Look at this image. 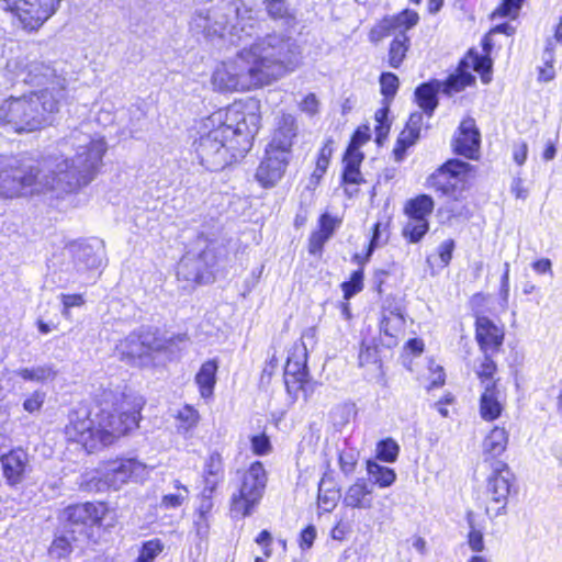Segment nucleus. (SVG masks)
Instances as JSON below:
<instances>
[{
	"label": "nucleus",
	"instance_id": "obj_1",
	"mask_svg": "<svg viewBox=\"0 0 562 562\" xmlns=\"http://www.w3.org/2000/svg\"><path fill=\"white\" fill-rule=\"evenodd\" d=\"M76 149L72 159L47 155L40 159L0 155V198L52 194L61 198L88 186L102 165L106 144L75 131L68 137Z\"/></svg>",
	"mask_w": 562,
	"mask_h": 562
},
{
	"label": "nucleus",
	"instance_id": "obj_2",
	"mask_svg": "<svg viewBox=\"0 0 562 562\" xmlns=\"http://www.w3.org/2000/svg\"><path fill=\"white\" fill-rule=\"evenodd\" d=\"M210 121L220 125L201 135L194 149L200 164L216 171L250 150L260 127L259 103L255 100L235 102L214 113Z\"/></svg>",
	"mask_w": 562,
	"mask_h": 562
},
{
	"label": "nucleus",
	"instance_id": "obj_3",
	"mask_svg": "<svg viewBox=\"0 0 562 562\" xmlns=\"http://www.w3.org/2000/svg\"><path fill=\"white\" fill-rule=\"evenodd\" d=\"M113 406V411L100 409L93 418L86 408L71 412L65 428L67 439L92 452L114 443L138 426L139 404L132 405L128 396L121 393Z\"/></svg>",
	"mask_w": 562,
	"mask_h": 562
},
{
	"label": "nucleus",
	"instance_id": "obj_4",
	"mask_svg": "<svg viewBox=\"0 0 562 562\" xmlns=\"http://www.w3.org/2000/svg\"><path fill=\"white\" fill-rule=\"evenodd\" d=\"M244 49L255 64L263 86L293 72L302 63L301 46L295 38L284 33H269Z\"/></svg>",
	"mask_w": 562,
	"mask_h": 562
},
{
	"label": "nucleus",
	"instance_id": "obj_5",
	"mask_svg": "<svg viewBox=\"0 0 562 562\" xmlns=\"http://www.w3.org/2000/svg\"><path fill=\"white\" fill-rule=\"evenodd\" d=\"M59 103L48 97V90H40L0 102V124L18 134L32 133L54 122Z\"/></svg>",
	"mask_w": 562,
	"mask_h": 562
},
{
	"label": "nucleus",
	"instance_id": "obj_6",
	"mask_svg": "<svg viewBox=\"0 0 562 562\" xmlns=\"http://www.w3.org/2000/svg\"><path fill=\"white\" fill-rule=\"evenodd\" d=\"M191 29L206 37H225L229 26V41L235 44L251 37L258 26L252 10L244 4L225 3L213 10H199L191 20Z\"/></svg>",
	"mask_w": 562,
	"mask_h": 562
},
{
	"label": "nucleus",
	"instance_id": "obj_7",
	"mask_svg": "<svg viewBox=\"0 0 562 562\" xmlns=\"http://www.w3.org/2000/svg\"><path fill=\"white\" fill-rule=\"evenodd\" d=\"M244 47L213 72L212 83L218 91H248L265 87Z\"/></svg>",
	"mask_w": 562,
	"mask_h": 562
},
{
	"label": "nucleus",
	"instance_id": "obj_8",
	"mask_svg": "<svg viewBox=\"0 0 562 562\" xmlns=\"http://www.w3.org/2000/svg\"><path fill=\"white\" fill-rule=\"evenodd\" d=\"M63 0H0V9L12 13L27 32L38 31L59 9Z\"/></svg>",
	"mask_w": 562,
	"mask_h": 562
},
{
	"label": "nucleus",
	"instance_id": "obj_9",
	"mask_svg": "<svg viewBox=\"0 0 562 562\" xmlns=\"http://www.w3.org/2000/svg\"><path fill=\"white\" fill-rule=\"evenodd\" d=\"M267 485V473L261 462L250 464L241 477L237 493L232 496V512L249 516L263 496Z\"/></svg>",
	"mask_w": 562,
	"mask_h": 562
},
{
	"label": "nucleus",
	"instance_id": "obj_10",
	"mask_svg": "<svg viewBox=\"0 0 562 562\" xmlns=\"http://www.w3.org/2000/svg\"><path fill=\"white\" fill-rule=\"evenodd\" d=\"M188 340L187 334H178L171 336L162 344L149 333H132L116 344L115 352L121 360L132 363L137 359L148 356L154 350H171L172 347L179 348L180 345H184Z\"/></svg>",
	"mask_w": 562,
	"mask_h": 562
},
{
	"label": "nucleus",
	"instance_id": "obj_11",
	"mask_svg": "<svg viewBox=\"0 0 562 562\" xmlns=\"http://www.w3.org/2000/svg\"><path fill=\"white\" fill-rule=\"evenodd\" d=\"M97 473L98 475L92 476L90 481V484L93 483L91 488L95 491L120 490L130 479L144 480L148 475L149 469L135 459H125L110 461Z\"/></svg>",
	"mask_w": 562,
	"mask_h": 562
},
{
	"label": "nucleus",
	"instance_id": "obj_12",
	"mask_svg": "<svg viewBox=\"0 0 562 562\" xmlns=\"http://www.w3.org/2000/svg\"><path fill=\"white\" fill-rule=\"evenodd\" d=\"M22 80L30 86L43 87L48 90V97H54L59 103L66 89V78L57 71L54 65L43 60H30L21 69Z\"/></svg>",
	"mask_w": 562,
	"mask_h": 562
},
{
	"label": "nucleus",
	"instance_id": "obj_13",
	"mask_svg": "<svg viewBox=\"0 0 562 562\" xmlns=\"http://www.w3.org/2000/svg\"><path fill=\"white\" fill-rule=\"evenodd\" d=\"M306 348L304 346L294 347L293 352L288 357L284 368L285 386L290 394L297 397L300 391L305 395L307 392V368H306Z\"/></svg>",
	"mask_w": 562,
	"mask_h": 562
},
{
	"label": "nucleus",
	"instance_id": "obj_14",
	"mask_svg": "<svg viewBox=\"0 0 562 562\" xmlns=\"http://www.w3.org/2000/svg\"><path fill=\"white\" fill-rule=\"evenodd\" d=\"M468 162L452 159L441 166L428 178V186L443 194H451L456 191L459 178L469 172Z\"/></svg>",
	"mask_w": 562,
	"mask_h": 562
},
{
	"label": "nucleus",
	"instance_id": "obj_15",
	"mask_svg": "<svg viewBox=\"0 0 562 562\" xmlns=\"http://www.w3.org/2000/svg\"><path fill=\"white\" fill-rule=\"evenodd\" d=\"M418 20V14L412 10H404L397 15L386 16L371 29L369 38L373 43H379L392 34L407 32L417 24Z\"/></svg>",
	"mask_w": 562,
	"mask_h": 562
},
{
	"label": "nucleus",
	"instance_id": "obj_16",
	"mask_svg": "<svg viewBox=\"0 0 562 562\" xmlns=\"http://www.w3.org/2000/svg\"><path fill=\"white\" fill-rule=\"evenodd\" d=\"M289 156L272 149H266V156L259 164L256 171V180L265 188L274 187L283 177Z\"/></svg>",
	"mask_w": 562,
	"mask_h": 562
},
{
	"label": "nucleus",
	"instance_id": "obj_17",
	"mask_svg": "<svg viewBox=\"0 0 562 562\" xmlns=\"http://www.w3.org/2000/svg\"><path fill=\"white\" fill-rule=\"evenodd\" d=\"M103 516L102 506L92 503L71 505L65 508L63 519L65 520V529L71 530L74 526L79 527L78 533H82L83 528L88 525L99 522Z\"/></svg>",
	"mask_w": 562,
	"mask_h": 562
},
{
	"label": "nucleus",
	"instance_id": "obj_18",
	"mask_svg": "<svg viewBox=\"0 0 562 562\" xmlns=\"http://www.w3.org/2000/svg\"><path fill=\"white\" fill-rule=\"evenodd\" d=\"M481 136L471 117L464 119L459 127V133L453 142L454 151L467 158H475L480 148Z\"/></svg>",
	"mask_w": 562,
	"mask_h": 562
},
{
	"label": "nucleus",
	"instance_id": "obj_19",
	"mask_svg": "<svg viewBox=\"0 0 562 562\" xmlns=\"http://www.w3.org/2000/svg\"><path fill=\"white\" fill-rule=\"evenodd\" d=\"M490 468L492 473L487 479V493L493 502L505 504L510 490V471L503 461L492 462Z\"/></svg>",
	"mask_w": 562,
	"mask_h": 562
},
{
	"label": "nucleus",
	"instance_id": "obj_20",
	"mask_svg": "<svg viewBox=\"0 0 562 562\" xmlns=\"http://www.w3.org/2000/svg\"><path fill=\"white\" fill-rule=\"evenodd\" d=\"M475 338L483 353H493L502 346L504 331L488 317L480 316L475 322Z\"/></svg>",
	"mask_w": 562,
	"mask_h": 562
},
{
	"label": "nucleus",
	"instance_id": "obj_21",
	"mask_svg": "<svg viewBox=\"0 0 562 562\" xmlns=\"http://www.w3.org/2000/svg\"><path fill=\"white\" fill-rule=\"evenodd\" d=\"M296 130L295 117L291 114H283L278 122V127L274 131L267 149H272L280 154L290 156L293 139L296 136Z\"/></svg>",
	"mask_w": 562,
	"mask_h": 562
},
{
	"label": "nucleus",
	"instance_id": "obj_22",
	"mask_svg": "<svg viewBox=\"0 0 562 562\" xmlns=\"http://www.w3.org/2000/svg\"><path fill=\"white\" fill-rule=\"evenodd\" d=\"M68 251L78 273L98 269L102 263L103 249L99 244L97 247L89 244L72 245Z\"/></svg>",
	"mask_w": 562,
	"mask_h": 562
},
{
	"label": "nucleus",
	"instance_id": "obj_23",
	"mask_svg": "<svg viewBox=\"0 0 562 562\" xmlns=\"http://www.w3.org/2000/svg\"><path fill=\"white\" fill-rule=\"evenodd\" d=\"M1 463L8 483L15 485L23 480L30 467V458L23 449H14L1 457Z\"/></svg>",
	"mask_w": 562,
	"mask_h": 562
},
{
	"label": "nucleus",
	"instance_id": "obj_24",
	"mask_svg": "<svg viewBox=\"0 0 562 562\" xmlns=\"http://www.w3.org/2000/svg\"><path fill=\"white\" fill-rule=\"evenodd\" d=\"M405 323L404 314L400 307L383 310L380 328L387 338L385 344L389 347L396 345L398 339L404 336Z\"/></svg>",
	"mask_w": 562,
	"mask_h": 562
},
{
	"label": "nucleus",
	"instance_id": "obj_25",
	"mask_svg": "<svg viewBox=\"0 0 562 562\" xmlns=\"http://www.w3.org/2000/svg\"><path fill=\"white\" fill-rule=\"evenodd\" d=\"M508 443V432L504 427H494L482 442V457L485 464L492 462L506 450Z\"/></svg>",
	"mask_w": 562,
	"mask_h": 562
},
{
	"label": "nucleus",
	"instance_id": "obj_26",
	"mask_svg": "<svg viewBox=\"0 0 562 562\" xmlns=\"http://www.w3.org/2000/svg\"><path fill=\"white\" fill-rule=\"evenodd\" d=\"M504 409L502 394L495 383H486L480 398V415L486 422L498 418Z\"/></svg>",
	"mask_w": 562,
	"mask_h": 562
},
{
	"label": "nucleus",
	"instance_id": "obj_27",
	"mask_svg": "<svg viewBox=\"0 0 562 562\" xmlns=\"http://www.w3.org/2000/svg\"><path fill=\"white\" fill-rule=\"evenodd\" d=\"M371 493L372 490L367 482L363 479H358L347 488L342 504L350 508L370 509L372 507Z\"/></svg>",
	"mask_w": 562,
	"mask_h": 562
},
{
	"label": "nucleus",
	"instance_id": "obj_28",
	"mask_svg": "<svg viewBox=\"0 0 562 562\" xmlns=\"http://www.w3.org/2000/svg\"><path fill=\"white\" fill-rule=\"evenodd\" d=\"M217 369L218 363L216 360H207L201 366L195 375V383L203 398H209L213 395Z\"/></svg>",
	"mask_w": 562,
	"mask_h": 562
},
{
	"label": "nucleus",
	"instance_id": "obj_29",
	"mask_svg": "<svg viewBox=\"0 0 562 562\" xmlns=\"http://www.w3.org/2000/svg\"><path fill=\"white\" fill-rule=\"evenodd\" d=\"M441 81L423 83L415 91L416 102L419 108L430 117L438 105L437 93L440 91Z\"/></svg>",
	"mask_w": 562,
	"mask_h": 562
},
{
	"label": "nucleus",
	"instance_id": "obj_30",
	"mask_svg": "<svg viewBox=\"0 0 562 562\" xmlns=\"http://www.w3.org/2000/svg\"><path fill=\"white\" fill-rule=\"evenodd\" d=\"M411 41L407 36L406 32H401L396 34L393 41L390 44L389 53H387V63L392 68H398L409 49Z\"/></svg>",
	"mask_w": 562,
	"mask_h": 562
},
{
	"label": "nucleus",
	"instance_id": "obj_31",
	"mask_svg": "<svg viewBox=\"0 0 562 562\" xmlns=\"http://www.w3.org/2000/svg\"><path fill=\"white\" fill-rule=\"evenodd\" d=\"M475 81V77L467 71L461 64L457 72L450 75L447 80L441 82V91L448 95L462 91L465 87L471 86Z\"/></svg>",
	"mask_w": 562,
	"mask_h": 562
},
{
	"label": "nucleus",
	"instance_id": "obj_32",
	"mask_svg": "<svg viewBox=\"0 0 562 562\" xmlns=\"http://www.w3.org/2000/svg\"><path fill=\"white\" fill-rule=\"evenodd\" d=\"M339 498V491L335 487L333 477L325 474L318 485V504L324 512H331Z\"/></svg>",
	"mask_w": 562,
	"mask_h": 562
},
{
	"label": "nucleus",
	"instance_id": "obj_33",
	"mask_svg": "<svg viewBox=\"0 0 562 562\" xmlns=\"http://www.w3.org/2000/svg\"><path fill=\"white\" fill-rule=\"evenodd\" d=\"M78 540L76 530L65 529L64 533L56 536L49 547V555L54 559H66L74 550L72 543Z\"/></svg>",
	"mask_w": 562,
	"mask_h": 562
},
{
	"label": "nucleus",
	"instance_id": "obj_34",
	"mask_svg": "<svg viewBox=\"0 0 562 562\" xmlns=\"http://www.w3.org/2000/svg\"><path fill=\"white\" fill-rule=\"evenodd\" d=\"M223 459L218 452H212L204 467L206 488L213 492L217 484L223 480Z\"/></svg>",
	"mask_w": 562,
	"mask_h": 562
},
{
	"label": "nucleus",
	"instance_id": "obj_35",
	"mask_svg": "<svg viewBox=\"0 0 562 562\" xmlns=\"http://www.w3.org/2000/svg\"><path fill=\"white\" fill-rule=\"evenodd\" d=\"M434 210V201L427 194H420L409 200L405 205L408 218L427 220Z\"/></svg>",
	"mask_w": 562,
	"mask_h": 562
},
{
	"label": "nucleus",
	"instance_id": "obj_36",
	"mask_svg": "<svg viewBox=\"0 0 562 562\" xmlns=\"http://www.w3.org/2000/svg\"><path fill=\"white\" fill-rule=\"evenodd\" d=\"M461 66L469 71L471 68L482 75L483 82L491 80L487 74L492 68V59L488 55L480 56L472 50L460 61Z\"/></svg>",
	"mask_w": 562,
	"mask_h": 562
},
{
	"label": "nucleus",
	"instance_id": "obj_37",
	"mask_svg": "<svg viewBox=\"0 0 562 562\" xmlns=\"http://www.w3.org/2000/svg\"><path fill=\"white\" fill-rule=\"evenodd\" d=\"M14 374L24 381L45 382L56 376V371L50 364H43L32 368H20Z\"/></svg>",
	"mask_w": 562,
	"mask_h": 562
},
{
	"label": "nucleus",
	"instance_id": "obj_38",
	"mask_svg": "<svg viewBox=\"0 0 562 562\" xmlns=\"http://www.w3.org/2000/svg\"><path fill=\"white\" fill-rule=\"evenodd\" d=\"M201 262L196 258L184 257L181 259L177 276L178 279H183L190 283L199 284L202 281L203 274L200 269Z\"/></svg>",
	"mask_w": 562,
	"mask_h": 562
},
{
	"label": "nucleus",
	"instance_id": "obj_39",
	"mask_svg": "<svg viewBox=\"0 0 562 562\" xmlns=\"http://www.w3.org/2000/svg\"><path fill=\"white\" fill-rule=\"evenodd\" d=\"M173 491L166 493L160 501V507L164 509H173L182 506L189 498V490L181 484L179 480L172 482Z\"/></svg>",
	"mask_w": 562,
	"mask_h": 562
},
{
	"label": "nucleus",
	"instance_id": "obj_40",
	"mask_svg": "<svg viewBox=\"0 0 562 562\" xmlns=\"http://www.w3.org/2000/svg\"><path fill=\"white\" fill-rule=\"evenodd\" d=\"M367 470L374 484L379 485L380 487H389L396 480L394 470L382 467L374 461L367 462Z\"/></svg>",
	"mask_w": 562,
	"mask_h": 562
},
{
	"label": "nucleus",
	"instance_id": "obj_41",
	"mask_svg": "<svg viewBox=\"0 0 562 562\" xmlns=\"http://www.w3.org/2000/svg\"><path fill=\"white\" fill-rule=\"evenodd\" d=\"M176 418L178 420V431L181 434H187L198 425L200 415L198 411L192 406L186 405L178 411Z\"/></svg>",
	"mask_w": 562,
	"mask_h": 562
},
{
	"label": "nucleus",
	"instance_id": "obj_42",
	"mask_svg": "<svg viewBox=\"0 0 562 562\" xmlns=\"http://www.w3.org/2000/svg\"><path fill=\"white\" fill-rule=\"evenodd\" d=\"M423 119L422 112H414L411 114L405 130L401 133V142L415 144L420 135Z\"/></svg>",
	"mask_w": 562,
	"mask_h": 562
},
{
	"label": "nucleus",
	"instance_id": "obj_43",
	"mask_svg": "<svg viewBox=\"0 0 562 562\" xmlns=\"http://www.w3.org/2000/svg\"><path fill=\"white\" fill-rule=\"evenodd\" d=\"M428 229V220L408 218L403 228V235L412 243H417L425 236Z\"/></svg>",
	"mask_w": 562,
	"mask_h": 562
},
{
	"label": "nucleus",
	"instance_id": "obj_44",
	"mask_svg": "<svg viewBox=\"0 0 562 562\" xmlns=\"http://www.w3.org/2000/svg\"><path fill=\"white\" fill-rule=\"evenodd\" d=\"M475 372H476L477 376L480 378V380L483 384V387L488 382L496 384V381L494 380V374L496 372V363L491 358L490 352L484 353V357H483L482 361L480 362V364L476 367Z\"/></svg>",
	"mask_w": 562,
	"mask_h": 562
},
{
	"label": "nucleus",
	"instance_id": "obj_45",
	"mask_svg": "<svg viewBox=\"0 0 562 562\" xmlns=\"http://www.w3.org/2000/svg\"><path fill=\"white\" fill-rule=\"evenodd\" d=\"M212 508V504L210 502H204L198 512L196 518L194 520L195 532L200 539H205L209 535L210 530V521H209V513Z\"/></svg>",
	"mask_w": 562,
	"mask_h": 562
},
{
	"label": "nucleus",
	"instance_id": "obj_46",
	"mask_svg": "<svg viewBox=\"0 0 562 562\" xmlns=\"http://www.w3.org/2000/svg\"><path fill=\"white\" fill-rule=\"evenodd\" d=\"M164 550L159 539H151L143 543L139 555L135 562H153Z\"/></svg>",
	"mask_w": 562,
	"mask_h": 562
},
{
	"label": "nucleus",
	"instance_id": "obj_47",
	"mask_svg": "<svg viewBox=\"0 0 562 562\" xmlns=\"http://www.w3.org/2000/svg\"><path fill=\"white\" fill-rule=\"evenodd\" d=\"M398 451V445L391 438L380 441L376 446V457L385 462H394Z\"/></svg>",
	"mask_w": 562,
	"mask_h": 562
},
{
	"label": "nucleus",
	"instance_id": "obj_48",
	"mask_svg": "<svg viewBox=\"0 0 562 562\" xmlns=\"http://www.w3.org/2000/svg\"><path fill=\"white\" fill-rule=\"evenodd\" d=\"M267 12L274 19H285L286 23L294 21V15L290 13L283 0H267Z\"/></svg>",
	"mask_w": 562,
	"mask_h": 562
},
{
	"label": "nucleus",
	"instance_id": "obj_49",
	"mask_svg": "<svg viewBox=\"0 0 562 562\" xmlns=\"http://www.w3.org/2000/svg\"><path fill=\"white\" fill-rule=\"evenodd\" d=\"M342 181L347 186L345 192L351 198L358 192V190L356 188H350L349 186L360 184L363 181V178L359 168L345 166Z\"/></svg>",
	"mask_w": 562,
	"mask_h": 562
},
{
	"label": "nucleus",
	"instance_id": "obj_50",
	"mask_svg": "<svg viewBox=\"0 0 562 562\" xmlns=\"http://www.w3.org/2000/svg\"><path fill=\"white\" fill-rule=\"evenodd\" d=\"M46 393L40 390H36L29 394L23 401V409L29 414H38L45 403Z\"/></svg>",
	"mask_w": 562,
	"mask_h": 562
},
{
	"label": "nucleus",
	"instance_id": "obj_51",
	"mask_svg": "<svg viewBox=\"0 0 562 562\" xmlns=\"http://www.w3.org/2000/svg\"><path fill=\"white\" fill-rule=\"evenodd\" d=\"M358 462V453L352 450H344L339 454V467L345 475L353 473L356 464Z\"/></svg>",
	"mask_w": 562,
	"mask_h": 562
},
{
	"label": "nucleus",
	"instance_id": "obj_52",
	"mask_svg": "<svg viewBox=\"0 0 562 562\" xmlns=\"http://www.w3.org/2000/svg\"><path fill=\"white\" fill-rule=\"evenodd\" d=\"M381 92L386 98H393L398 88V78L392 72H384L380 77Z\"/></svg>",
	"mask_w": 562,
	"mask_h": 562
},
{
	"label": "nucleus",
	"instance_id": "obj_53",
	"mask_svg": "<svg viewBox=\"0 0 562 562\" xmlns=\"http://www.w3.org/2000/svg\"><path fill=\"white\" fill-rule=\"evenodd\" d=\"M334 153V140L331 138H328L323 147L319 150L318 158H317V169L321 172H326L331 155Z\"/></svg>",
	"mask_w": 562,
	"mask_h": 562
},
{
	"label": "nucleus",
	"instance_id": "obj_54",
	"mask_svg": "<svg viewBox=\"0 0 562 562\" xmlns=\"http://www.w3.org/2000/svg\"><path fill=\"white\" fill-rule=\"evenodd\" d=\"M362 271H355L349 282L342 284L345 297L349 299L362 289Z\"/></svg>",
	"mask_w": 562,
	"mask_h": 562
},
{
	"label": "nucleus",
	"instance_id": "obj_55",
	"mask_svg": "<svg viewBox=\"0 0 562 562\" xmlns=\"http://www.w3.org/2000/svg\"><path fill=\"white\" fill-rule=\"evenodd\" d=\"M387 113H389V109L386 106L379 109L375 112L374 119H375V122L378 123V125L375 126L378 142H380L382 137H385L389 132V125L385 124L386 119H387Z\"/></svg>",
	"mask_w": 562,
	"mask_h": 562
},
{
	"label": "nucleus",
	"instance_id": "obj_56",
	"mask_svg": "<svg viewBox=\"0 0 562 562\" xmlns=\"http://www.w3.org/2000/svg\"><path fill=\"white\" fill-rule=\"evenodd\" d=\"M522 0H504L502 5L495 10L497 16H515L521 5Z\"/></svg>",
	"mask_w": 562,
	"mask_h": 562
},
{
	"label": "nucleus",
	"instance_id": "obj_57",
	"mask_svg": "<svg viewBox=\"0 0 562 562\" xmlns=\"http://www.w3.org/2000/svg\"><path fill=\"white\" fill-rule=\"evenodd\" d=\"M251 449L254 453L258 456H265L269 453L271 445L269 438L266 435H258L251 438Z\"/></svg>",
	"mask_w": 562,
	"mask_h": 562
},
{
	"label": "nucleus",
	"instance_id": "obj_58",
	"mask_svg": "<svg viewBox=\"0 0 562 562\" xmlns=\"http://www.w3.org/2000/svg\"><path fill=\"white\" fill-rule=\"evenodd\" d=\"M359 149L360 148L348 146L344 157V164L346 167L359 168L363 159V154Z\"/></svg>",
	"mask_w": 562,
	"mask_h": 562
},
{
	"label": "nucleus",
	"instance_id": "obj_59",
	"mask_svg": "<svg viewBox=\"0 0 562 562\" xmlns=\"http://www.w3.org/2000/svg\"><path fill=\"white\" fill-rule=\"evenodd\" d=\"M378 350L374 346H367L364 344L361 345L359 351V363L360 366H364L368 363H373L376 361Z\"/></svg>",
	"mask_w": 562,
	"mask_h": 562
},
{
	"label": "nucleus",
	"instance_id": "obj_60",
	"mask_svg": "<svg viewBox=\"0 0 562 562\" xmlns=\"http://www.w3.org/2000/svg\"><path fill=\"white\" fill-rule=\"evenodd\" d=\"M60 297L64 305V316H68L70 307L81 306L85 303L81 294H61Z\"/></svg>",
	"mask_w": 562,
	"mask_h": 562
},
{
	"label": "nucleus",
	"instance_id": "obj_61",
	"mask_svg": "<svg viewBox=\"0 0 562 562\" xmlns=\"http://www.w3.org/2000/svg\"><path fill=\"white\" fill-rule=\"evenodd\" d=\"M371 137L370 128L367 125L358 127L355 132L349 146L360 148L363 144H366Z\"/></svg>",
	"mask_w": 562,
	"mask_h": 562
},
{
	"label": "nucleus",
	"instance_id": "obj_62",
	"mask_svg": "<svg viewBox=\"0 0 562 562\" xmlns=\"http://www.w3.org/2000/svg\"><path fill=\"white\" fill-rule=\"evenodd\" d=\"M454 249V241L452 239H447L442 241L438 247L439 258L443 266H448L451 258L452 251Z\"/></svg>",
	"mask_w": 562,
	"mask_h": 562
},
{
	"label": "nucleus",
	"instance_id": "obj_63",
	"mask_svg": "<svg viewBox=\"0 0 562 562\" xmlns=\"http://www.w3.org/2000/svg\"><path fill=\"white\" fill-rule=\"evenodd\" d=\"M329 238L330 237L323 233L321 229L314 232L310 238V251L312 254H316L317 251L322 250L324 244Z\"/></svg>",
	"mask_w": 562,
	"mask_h": 562
},
{
	"label": "nucleus",
	"instance_id": "obj_64",
	"mask_svg": "<svg viewBox=\"0 0 562 562\" xmlns=\"http://www.w3.org/2000/svg\"><path fill=\"white\" fill-rule=\"evenodd\" d=\"M300 109L310 114L314 115L318 111V100L314 93H308L303 101L300 103Z\"/></svg>",
	"mask_w": 562,
	"mask_h": 562
}]
</instances>
